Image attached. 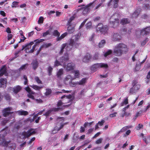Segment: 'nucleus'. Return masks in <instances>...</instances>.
Returning <instances> with one entry per match:
<instances>
[{
  "instance_id": "obj_1",
  "label": "nucleus",
  "mask_w": 150,
  "mask_h": 150,
  "mask_svg": "<svg viewBox=\"0 0 150 150\" xmlns=\"http://www.w3.org/2000/svg\"><path fill=\"white\" fill-rule=\"evenodd\" d=\"M128 51L127 45L123 43L117 44L113 50L115 55L117 56H121L123 54H126Z\"/></svg>"
},
{
  "instance_id": "obj_2",
  "label": "nucleus",
  "mask_w": 150,
  "mask_h": 150,
  "mask_svg": "<svg viewBox=\"0 0 150 150\" xmlns=\"http://www.w3.org/2000/svg\"><path fill=\"white\" fill-rule=\"evenodd\" d=\"M120 16V13H115L110 18V24L113 28L118 26L119 24V18Z\"/></svg>"
},
{
  "instance_id": "obj_3",
  "label": "nucleus",
  "mask_w": 150,
  "mask_h": 150,
  "mask_svg": "<svg viewBox=\"0 0 150 150\" xmlns=\"http://www.w3.org/2000/svg\"><path fill=\"white\" fill-rule=\"evenodd\" d=\"M78 36L76 35L73 36L70 40L69 45L73 47L78 48L80 45L79 41Z\"/></svg>"
},
{
  "instance_id": "obj_4",
  "label": "nucleus",
  "mask_w": 150,
  "mask_h": 150,
  "mask_svg": "<svg viewBox=\"0 0 150 150\" xmlns=\"http://www.w3.org/2000/svg\"><path fill=\"white\" fill-rule=\"evenodd\" d=\"M74 18V17L73 16H72L70 18L69 20L68 21L67 25L68 26L67 28V30L68 33L71 34L73 33L74 31V25H72L71 22Z\"/></svg>"
},
{
  "instance_id": "obj_5",
  "label": "nucleus",
  "mask_w": 150,
  "mask_h": 150,
  "mask_svg": "<svg viewBox=\"0 0 150 150\" xmlns=\"http://www.w3.org/2000/svg\"><path fill=\"white\" fill-rule=\"evenodd\" d=\"M93 3H90L84 7H81L80 10H83L82 13L84 15H85L89 12L90 11V6H92Z\"/></svg>"
},
{
  "instance_id": "obj_6",
  "label": "nucleus",
  "mask_w": 150,
  "mask_h": 150,
  "mask_svg": "<svg viewBox=\"0 0 150 150\" xmlns=\"http://www.w3.org/2000/svg\"><path fill=\"white\" fill-rule=\"evenodd\" d=\"M35 133V131L33 130L32 129H30L27 132L24 131L22 132V135L24 136V138H28L32 135Z\"/></svg>"
},
{
  "instance_id": "obj_7",
  "label": "nucleus",
  "mask_w": 150,
  "mask_h": 150,
  "mask_svg": "<svg viewBox=\"0 0 150 150\" xmlns=\"http://www.w3.org/2000/svg\"><path fill=\"white\" fill-rule=\"evenodd\" d=\"M71 95L69 94L67 96L63 95L61 97V98L63 99V101L64 102V103L66 104L73 101V100L71 99Z\"/></svg>"
},
{
  "instance_id": "obj_8",
  "label": "nucleus",
  "mask_w": 150,
  "mask_h": 150,
  "mask_svg": "<svg viewBox=\"0 0 150 150\" xmlns=\"http://www.w3.org/2000/svg\"><path fill=\"white\" fill-rule=\"evenodd\" d=\"M121 39V35L118 33H114L111 36V40L114 42H119Z\"/></svg>"
},
{
  "instance_id": "obj_9",
  "label": "nucleus",
  "mask_w": 150,
  "mask_h": 150,
  "mask_svg": "<svg viewBox=\"0 0 150 150\" xmlns=\"http://www.w3.org/2000/svg\"><path fill=\"white\" fill-rule=\"evenodd\" d=\"M150 32V27H148L142 29L140 30V34L144 36L148 35Z\"/></svg>"
},
{
  "instance_id": "obj_10",
  "label": "nucleus",
  "mask_w": 150,
  "mask_h": 150,
  "mask_svg": "<svg viewBox=\"0 0 150 150\" xmlns=\"http://www.w3.org/2000/svg\"><path fill=\"white\" fill-rule=\"evenodd\" d=\"M12 110V108L11 107H8L4 109L2 111L3 116L6 117L10 114L13 113V112H10V111Z\"/></svg>"
},
{
  "instance_id": "obj_11",
  "label": "nucleus",
  "mask_w": 150,
  "mask_h": 150,
  "mask_svg": "<svg viewBox=\"0 0 150 150\" xmlns=\"http://www.w3.org/2000/svg\"><path fill=\"white\" fill-rule=\"evenodd\" d=\"M69 54L67 52L65 53L63 56L60 57L59 60L61 63L64 64L69 60Z\"/></svg>"
},
{
  "instance_id": "obj_12",
  "label": "nucleus",
  "mask_w": 150,
  "mask_h": 150,
  "mask_svg": "<svg viewBox=\"0 0 150 150\" xmlns=\"http://www.w3.org/2000/svg\"><path fill=\"white\" fill-rule=\"evenodd\" d=\"M75 64L73 62L69 63L67 64L66 68L67 71L73 70L75 68Z\"/></svg>"
},
{
  "instance_id": "obj_13",
  "label": "nucleus",
  "mask_w": 150,
  "mask_h": 150,
  "mask_svg": "<svg viewBox=\"0 0 150 150\" xmlns=\"http://www.w3.org/2000/svg\"><path fill=\"white\" fill-rule=\"evenodd\" d=\"M34 43V42L33 41H32L27 44L23 45L22 46V48L21 50L22 51L25 49L26 52H28V51H30V49L31 48V46Z\"/></svg>"
},
{
  "instance_id": "obj_14",
  "label": "nucleus",
  "mask_w": 150,
  "mask_h": 150,
  "mask_svg": "<svg viewBox=\"0 0 150 150\" xmlns=\"http://www.w3.org/2000/svg\"><path fill=\"white\" fill-rule=\"evenodd\" d=\"M21 87L19 85H17L14 86L13 88L10 87L9 89L10 90H12L13 92L15 94H17L21 90Z\"/></svg>"
},
{
  "instance_id": "obj_15",
  "label": "nucleus",
  "mask_w": 150,
  "mask_h": 150,
  "mask_svg": "<svg viewBox=\"0 0 150 150\" xmlns=\"http://www.w3.org/2000/svg\"><path fill=\"white\" fill-rule=\"evenodd\" d=\"M91 55L89 53H87L83 57L82 61L85 63H88L91 59Z\"/></svg>"
},
{
  "instance_id": "obj_16",
  "label": "nucleus",
  "mask_w": 150,
  "mask_h": 150,
  "mask_svg": "<svg viewBox=\"0 0 150 150\" xmlns=\"http://www.w3.org/2000/svg\"><path fill=\"white\" fill-rule=\"evenodd\" d=\"M132 85L134 90H138L140 89L141 85L138 83V82L135 80L133 81Z\"/></svg>"
},
{
  "instance_id": "obj_17",
  "label": "nucleus",
  "mask_w": 150,
  "mask_h": 150,
  "mask_svg": "<svg viewBox=\"0 0 150 150\" xmlns=\"http://www.w3.org/2000/svg\"><path fill=\"white\" fill-rule=\"evenodd\" d=\"M141 136L142 137L143 140L146 144L150 143V136H144V134L142 133L141 134Z\"/></svg>"
},
{
  "instance_id": "obj_18",
  "label": "nucleus",
  "mask_w": 150,
  "mask_h": 150,
  "mask_svg": "<svg viewBox=\"0 0 150 150\" xmlns=\"http://www.w3.org/2000/svg\"><path fill=\"white\" fill-rule=\"evenodd\" d=\"M73 80L74 79L71 75H67L65 78L64 81V83L66 85L69 84L71 81Z\"/></svg>"
},
{
  "instance_id": "obj_19",
  "label": "nucleus",
  "mask_w": 150,
  "mask_h": 150,
  "mask_svg": "<svg viewBox=\"0 0 150 150\" xmlns=\"http://www.w3.org/2000/svg\"><path fill=\"white\" fill-rule=\"evenodd\" d=\"M31 64L32 65L33 69L34 70L36 69L39 66V63L37 59L33 60Z\"/></svg>"
},
{
  "instance_id": "obj_20",
  "label": "nucleus",
  "mask_w": 150,
  "mask_h": 150,
  "mask_svg": "<svg viewBox=\"0 0 150 150\" xmlns=\"http://www.w3.org/2000/svg\"><path fill=\"white\" fill-rule=\"evenodd\" d=\"M67 123H65L64 124H62L60 126V127L58 128L57 127H55L53 129L52 132L54 134L57 133L58 131H59L63 128L64 125L66 124Z\"/></svg>"
},
{
  "instance_id": "obj_21",
  "label": "nucleus",
  "mask_w": 150,
  "mask_h": 150,
  "mask_svg": "<svg viewBox=\"0 0 150 150\" xmlns=\"http://www.w3.org/2000/svg\"><path fill=\"white\" fill-rule=\"evenodd\" d=\"M7 82V79H0V86L1 87H4V86L6 87Z\"/></svg>"
},
{
  "instance_id": "obj_22",
  "label": "nucleus",
  "mask_w": 150,
  "mask_h": 150,
  "mask_svg": "<svg viewBox=\"0 0 150 150\" xmlns=\"http://www.w3.org/2000/svg\"><path fill=\"white\" fill-rule=\"evenodd\" d=\"M141 11V9L140 8H138L133 13L132 15V17L133 18H137L139 16Z\"/></svg>"
},
{
  "instance_id": "obj_23",
  "label": "nucleus",
  "mask_w": 150,
  "mask_h": 150,
  "mask_svg": "<svg viewBox=\"0 0 150 150\" xmlns=\"http://www.w3.org/2000/svg\"><path fill=\"white\" fill-rule=\"evenodd\" d=\"M67 43H64L61 46V48L59 52V55H62L64 51V49H66V47H67Z\"/></svg>"
},
{
  "instance_id": "obj_24",
  "label": "nucleus",
  "mask_w": 150,
  "mask_h": 150,
  "mask_svg": "<svg viewBox=\"0 0 150 150\" xmlns=\"http://www.w3.org/2000/svg\"><path fill=\"white\" fill-rule=\"evenodd\" d=\"M63 69L62 68L60 69L57 72L56 74L57 78L59 79L61 78V76L63 74Z\"/></svg>"
},
{
  "instance_id": "obj_25",
  "label": "nucleus",
  "mask_w": 150,
  "mask_h": 150,
  "mask_svg": "<svg viewBox=\"0 0 150 150\" xmlns=\"http://www.w3.org/2000/svg\"><path fill=\"white\" fill-rule=\"evenodd\" d=\"M100 68L99 63L94 64L91 67V71H95L96 69Z\"/></svg>"
},
{
  "instance_id": "obj_26",
  "label": "nucleus",
  "mask_w": 150,
  "mask_h": 150,
  "mask_svg": "<svg viewBox=\"0 0 150 150\" xmlns=\"http://www.w3.org/2000/svg\"><path fill=\"white\" fill-rule=\"evenodd\" d=\"M130 21L128 18H124L122 19L120 21V23L123 25L129 23Z\"/></svg>"
},
{
  "instance_id": "obj_27",
  "label": "nucleus",
  "mask_w": 150,
  "mask_h": 150,
  "mask_svg": "<svg viewBox=\"0 0 150 150\" xmlns=\"http://www.w3.org/2000/svg\"><path fill=\"white\" fill-rule=\"evenodd\" d=\"M6 69L5 66H3L0 69V73L2 76L6 73Z\"/></svg>"
},
{
  "instance_id": "obj_28",
  "label": "nucleus",
  "mask_w": 150,
  "mask_h": 150,
  "mask_svg": "<svg viewBox=\"0 0 150 150\" xmlns=\"http://www.w3.org/2000/svg\"><path fill=\"white\" fill-rule=\"evenodd\" d=\"M17 112L19 115L25 116L28 115V112L27 111H24L22 110L18 111Z\"/></svg>"
},
{
  "instance_id": "obj_29",
  "label": "nucleus",
  "mask_w": 150,
  "mask_h": 150,
  "mask_svg": "<svg viewBox=\"0 0 150 150\" xmlns=\"http://www.w3.org/2000/svg\"><path fill=\"white\" fill-rule=\"evenodd\" d=\"M108 30V28L107 25H103V27L101 29L102 31H100V32L105 34L107 33Z\"/></svg>"
},
{
  "instance_id": "obj_30",
  "label": "nucleus",
  "mask_w": 150,
  "mask_h": 150,
  "mask_svg": "<svg viewBox=\"0 0 150 150\" xmlns=\"http://www.w3.org/2000/svg\"><path fill=\"white\" fill-rule=\"evenodd\" d=\"M106 43L105 40H102L98 43V47L99 48L103 47Z\"/></svg>"
},
{
  "instance_id": "obj_31",
  "label": "nucleus",
  "mask_w": 150,
  "mask_h": 150,
  "mask_svg": "<svg viewBox=\"0 0 150 150\" xmlns=\"http://www.w3.org/2000/svg\"><path fill=\"white\" fill-rule=\"evenodd\" d=\"M30 86L34 89L37 91H40L43 87L42 86H39L36 85H30Z\"/></svg>"
},
{
  "instance_id": "obj_32",
  "label": "nucleus",
  "mask_w": 150,
  "mask_h": 150,
  "mask_svg": "<svg viewBox=\"0 0 150 150\" xmlns=\"http://www.w3.org/2000/svg\"><path fill=\"white\" fill-rule=\"evenodd\" d=\"M16 145L14 143H12L9 144L8 148L9 150H15L16 148Z\"/></svg>"
},
{
  "instance_id": "obj_33",
  "label": "nucleus",
  "mask_w": 150,
  "mask_h": 150,
  "mask_svg": "<svg viewBox=\"0 0 150 150\" xmlns=\"http://www.w3.org/2000/svg\"><path fill=\"white\" fill-rule=\"evenodd\" d=\"M64 109L63 107H58V108H54L52 109L51 110L53 112H57L59 111H62Z\"/></svg>"
},
{
  "instance_id": "obj_34",
  "label": "nucleus",
  "mask_w": 150,
  "mask_h": 150,
  "mask_svg": "<svg viewBox=\"0 0 150 150\" xmlns=\"http://www.w3.org/2000/svg\"><path fill=\"white\" fill-rule=\"evenodd\" d=\"M103 25L102 23H99L97 25L96 31L98 32L100 31H100H102L101 29L103 27Z\"/></svg>"
},
{
  "instance_id": "obj_35",
  "label": "nucleus",
  "mask_w": 150,
  "mask_h": 150,
  "mask_svg": "<svg viewBox=\"0 0 150 150\" xmlns=\"http://www.w3.org/2000/svg\"><path fill=\"white\" fill-rule=\"evenodd\" d=\"M68 34V33L67 32H65L61 35L60 36H59L57 38V41H59L64 38L65 36H66Z\"/></svg>"
},
{
  "instance_id": "obj_36",
  "label": "nucleus",
  "mask_w": 150,
  "mask_h": 150,
  "mask_svg": "<svg viewBox=\"0 0 150 150\" xmlns=\"http://www.w3.org/2000/svg\"><path fill=\"white\" fill-rule=\"evenodd\" d=\"M74 77L73 78L74 79L79 78L80 75L79 71L78 70H74Z\"/></svg>"
},
{
  "instance_id": "obj_37",
  "label": "nucleus",
  "mask_w": 150,
  "mask_h": 150,
  "mask_svg": "<svg viewBox=\"0 0 150 150\" xmlns=\"http://www.w3.org/2000/svg\"><path fill=\"white\" fill-rule=\"evenodd\" d=\"M28 65V64L26 63L22 65L18 69V70L19 71H21L22 70H25L27 69Z\"/></svg>"
},
{
  "instance_id": "obj_38",
  "label": "nucleus",
  "mask_w": 150,
  "mask_h": 150,
  "mask_svg": "<svg viewBox=\"0 0 150 150\" xmlns=\"http://www.w3.org/2000/svg\"><path fill=\"white\" fill-rule=\"evenodd\" d=\"M99 64L100 68H107L108 67V65L107 64L101 63H99Z\"/></svg>"
},
{
  "instance_id": "obj_39",
  "label": "nucleus",
  "mask_w": 150,
  "mask_h": 150,
  "mask_svg": "<svg viewBox=\"0 0 150 150\" xmlns=\"http://www.w3.org/2000/svg\"><path fill=\"white\" fill-rule=\"evenodd\" d=\"M86 78H82L80 81L78 82V84L80 85L86 83Z\"/></svg>"
},
{
  "instance_id": "obj_40",
  "label": "nucleus",
  "mask_w": 150,
  "mask_h": 150,
  "mask_svg": "<svg viewBox=\"0 0 150 150\" xmlns=\"http://www.w3.org/2000/svg\"><path fill=\"white\" fill-rule=\"evenodd\" d=\"M52 90L50 88L46 89V91L45 95L46 96H48L50 95L52 93Z\"/></svg>"
},
{
  "instance_id": "obj_41",
  "label": "nucleus",
  "mask_w": 150,
  "mask_h": 150,
  "mask_svg": "<svg viewBox=\"0 0 150 150\" xmlns=\"http://www.w3.org/2000/svg\"><path fill=\"white\" fill-rule=\"evenodd\" d=\"M92 26V23L91 21H90L87 23L86 25V28L88 29L90 28Z\"/></svg>"
},
{
  "instance_id": "obj_42",
  "label": "nucleus",
  "mask_w": 150,
  "mask_h": 150,
  "mask_svg": "<svg viewBox=\"0 0 150 150\" xmlns=\"http://www.w3.org/2000/svg\"><path fill=\"white\" fill-rule=\"evenodd\" d=\"M1 121L2 125H4L8 122V120L6 118L2 119Z\"/></svg>"
},
{
  "instance_id": "obj_43",
  "label": "nucleus",
  "mask_w": 150,
  "mask_h": 150,
  "mask_svg": "<svg viewBox=\"0 0 150 150\" xmlns=\"http://www.w3.org/2000/svg\"><path fill=\"white\" fill-rule=\"evenodd\" d=\"M18 4L19 2L16 1H14L12 3L11 7L12 8H16L18 6Z\"/></svg>"
},
{
  "instance_id": "obj_44",
  "label": "nucleus",
  "mask_w": 150,
  "mask_h": 150,
  "mask_svg": "<svg viewBox=\"0 0 150 150\" xmlns=\"http://www.w3.org/2000/svg\"><path fill=\"white\" fill-rule=\"evenodd\" d=\"M112 51L111 50H108L107 52H106L104 54L105 57H106L108 55L111 54L112 53Z\"/></svg>"
},
{
  "instance_id": "obj_45",
  "label": "nucleus",
  "mask_w": 150,
  "mask_h": 150,
  "mask_svg": "<svg viewBox=\"0 0 150 150\" xmlns=\"http://www.w3.org/2000/svg\"><path fill=\"white\" fill-rule=\"evenodd\" d=\"M53 68L51 66H49L48 68V75L50 76L52 75V72L53 70Z\"/></svg>"
},
{
  "instance_id": "obj_46",
  "label": "nucleus",
  "mask_w": 150,
  "mask_h": 150,
  "mask_svg": "<svg viewBox=\"0 0 150 150\" xmlns=\"http://www.w3.org/2000/svg\"><path fill=\"white\" fill-rule=\"evenodd\" d=\"M61 62L60 61H58L57 59H56L54 62V66L57 67L59 65H61Z\"/></svg>"
},
{
  "instance_id": "obj_47",
  "label": "nucleus",
  "mask_w": 150,
  "mask_h": 150,
  "mask_svg": "<svg viewBox=\"0 0 150 150\" xmlns=\"http://www.w3.org/2000/svg\"><path fill=\"white\" fill-rule=\"evenodd\" d=\"M53 35L54 36H60V33L57 30H54L53 33Z\"/></svg>"
},
{
  "instance_id": "obj_48",
  "label": "nucleus",
  "mask_w": 150,
  "mask_h": 150,
  "mask_svg": "<svg viewBox=\"0 0 150 150\" xmlns=\"http://www.w3.org/2000/svg\"><path fill=\"white\" fill-rule=\"evenodd\" d=\"M4 97L5 99L7 101H10L11 98L9 94H6L4 95Z\"/></svg>"
},
{
  "instance_id": "obj_49",
  "label": "nucleus",
  "mask_w": 150,
  "mask_h": 150,
  "mask_svg": "<svg viewBox=\"0 0 150 150\" xmlns=\"http://www.w3.org/2000/svg\"><path fill=\"white\" fill-rule=\"evenodd\" d=\"M78 82H73L71 81L69 85L71 86L74 87L75 86L77 85L78 84Z\"/></svg>"
},
{
  "instance_id": "obj_50",
  "label": "nucleus",
  "mask_w": 150,
  "mask_h": 150,
  "mask_svg": "<svg viewBox=\"0 0 150 150\" xmlns=\"http://www.w3.org/2000/svg\"><path fill=\"white\" fill-rule=\"evenodd\" d=\"M128 103V100L126 98L121 103V106H123L124 105H126Z\"/></svg>"
},
{
  "instance_id": "obj_51",
  "label": "nucleus",
  "mask_w": 150,
  "mask_h": 150,
  "mask_svg": "<svg viewBox=\"0 0 150 150\" xmlns=\"http://www.w3.org/2000/svg\"><path fill=\"white\" fill-rule=\"evenodd\" d=\"M35 79L38 83L42 84V81L40 80L38 77L37 76H35Z\"/></svg>"
},
{
  "instance_id": "obj_52",
  "label": "nucleus",
  "mask_w": 150,
  "mask_h": 150,
  "mask_svg": "<svg viewBox=\"0 0 150 150\" xmlns=\"http://www.w3.org/2000/svg\"><path fill=\"white\" fill-rule=\"evenodd\" d=\"M45 40L44 39H37L36 40H35L34 41H33L34 42H35L36 44L37 43H39L41 42H43V41H44Z\"/></svg>"
},
{
  "instance_id": "obj_53",
  "label": "nucleus",
  "mask_w": 150,
  "mask_h": 150,
  "mask_svg": "<svg viewBox=\"0 0 150 150\" xmlns=\"http://www.w3.org/2000/svg\"><path fill=\"white\" fill-rule=\"evenodd\" d=\"M150 108V103L147 106H146L144 109V110H141V112H142L143 113L146 112L148 110L149 108Z\"/></svg>"
},
{
  "instance_id": "obj_54",
  "label": "nucleus",
  "mask_w": 150,
  "mask_h": 150,
  "mask_svg": "<svg viewBox=\"0 0 150 150\" xmlns=\"http://www.w3.org/2000/svg\"><path fill=\"white\" fill-rule=\"evenodd\" d=\"M36 45V44H35L32 47V49L30 50V51H28V52L29 53H32L35 50Z\"/></svg>"
},
{
  "instance_id": "obj_55",
  "label": "nucleus",
  "mask_w": 150,
  "mask_h": 150,
  "mask_svg": "<svg viewBox=\"0 0 150 150\" xmlns=\"http://www.w3.org/2000/svg\"><path fill=\"white\" fill-rule=\"evenodd\" d=\"M42 45L43 47L46 48L51 46L52 45V44L51 43H45Z\"/></svg>"
},
{
  "instance_id": "obj_56",
  "label": "nucleus",
  "mask_w": 150,
  "mask_h": 150,
  "mask_svg": "<svg viewBox=\"0 0 150 150\" xmlns=\"http://www.w3.org/2000/svg\"><path fill=\"white\" fill-rule=\"evenodd\" d=\"M44 18L42 16L40 17L38 21V24L42 23L43 22Z\"/></svg>"
},
{
  "instance_id": "obj_57",
  "label": "nucleus",
  "mask_w": 150,
  "mask_h": 150,
  "mask_svg": "<svg viewBox=\"0 0 150 150\" xmlns=\"http://www.w3.org/2000/svg\"><path fill=\"white\" fill-rule=\"evenodd\" d=\"M50 32V30H47L46 32L43 33H42V36L44 37L46 36L47 35H49Z\"/></svg>"
},
{
  "instance_id": "obj_58",
  "label": "nucleus",
  "mask_w": 150,
  "mask_h": 150,
  "mask_svg": "<svg viewBox=\"0 0 150 150\" xmlns=\"http://www.w3.org/2000/svg\"><path fill=\"white\" fill-rule=\"evenodd\" d=\"M143 127V125L141 124H139L136 128L137 130H139Z\"/></svg>"
},
{
  "instance_id": "obj_59",
  "label": "nucleus",
  "mask_w": 150,
  "mask_h": 150,
  "mask_svg": "<svg viewBox=\"0 0 150 150\" xmlns=\"http://www.w3.org/2000/svg\"><path fill=\"white\" fill-rule=\"evenodd\" d=\"M99 58V53L98 52H96L94 55L93 58L95 59H97Z\"/></svg>"
},
{
  "instance_id": "obj_60",
  "label": "nucleus",
  "mask_w": 150,
  "mask_h": 150,
  "mask_svg": "<svg viewBox=\"0 0 150 150\" xmlns=\"http://www.w3.org/2000/svg\"><path fill=\"white\" fill-rule=\"evenodd\" d=\"M88 18H86L85 19L81 24L79 26V28H81L84 25H85V23L88 20Z\"/></svg>"
},
{
  "instance_id": "obj_61",
  "label": "nucleus",
  "mask_w": 150,
  "mask_h": 150,
  "mask_svg": "<svg viewBox=\"0 0 150 150\" xmlns=\"http://www.w3.org/2000/svg\"><path fill=\"white\" fill-rule=\"evenodd\" d=\"M63 103L61 100H59L57 102V106L58 107H60L63 104Z\"/></svg>"
},
{
  "instance_id": "obj_62",
  "label": "nucleus",
  "mask_w": 150,
  "mask_h": 150,
  "mask_svg": "<svg viewBox=\"0 0 150 150\" xmlns=\"http://www.w3.org/2000/svg\"><path fill=\"white\" fill-rule=\"evenodd\" d=\"M52 112L51 109L47 111L43 115L46 116L47 117Z\"/></svg>"
},
{
  "instance_id": "obj_63",
  "label": "nucleus",
  "mask_w": 150,
  "mask_h": 150,
  "mask_svg": "<svg viewBox=\"0 0 150 150\" xmlns=\"http://www.w3.org/2000/svg\"><path fill=\"white\" fill-rule=\"evenodd\" d=\"M126 130L127 128H126L125 127H123L122 129H120V131H119L118 132V134H120V132H124Z\"/></svg>"
},
{
  "instance_id": "obj_64",
  "label": "nucleus",
  "mask_w": 150,
  "mask_h": 150,
  "mask_svg": "<svg viewBox=\"0 0 150 150\" xmlns=\"http://www.w3.org/2000/svg\"><path fill=\"white\" fill-rule=\"evenodd\" d=\"M103 139L102 138H100L96 141V143L97 144H99L101 143Z\"/></svg>"
}]
</instances>
